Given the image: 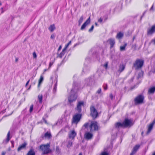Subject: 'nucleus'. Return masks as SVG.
I'll use <instances>...</instances> for the list:
<instances>
[{
    "mask_svg": "<svg viewBox=\"0 0 155 155\" xmlns=\"http://www.w3.org/2000/svg\"><path fill=\"white\" fill-rule=\"evenodd\" d=\"M64 51H63V50H62V51L60 53V54L59 55L58 57L60 58H61L64 55Z\"/></svg>",
    "mask_w": 155,
    "mask_h": 155,
    "instance_id": "cd10ccee",
    "label": "nucleus"
},
{
    "mask_svg": "<svg viewBox=\"0 0 155 155\" xmlns=\"http://www.w3.org/2000/svg\"><path fill=\"white\" fill-rule=\"evenodd\" d=\"M69 46V45L68 44H67L66 45H65V48L63 49V51H65L66 50L67 48Z\"/></svg>",
    "mask_w": 155,
    "mask_h": 155,
    "instance_id": "f704fd0d",
    "label": "nucleus"
},
{
    "mask_svg": "<svg viewBox=\"0 0 155 155\" xmlns=\"http://www.w3.org/2000/svg\"><path fill=\"white\" fill-rule=\"evenodd\" d=\"M83 104L84 102H83L80 101L78 102L77 105V109L79 113L81 112V107L83 106Z\"/></svg>",
    "mask_w": 155,
    "mask_h": 155,
    "instance_id": "9b49d317",
    "label": "nucleus"
},
{
    "mask_svg": "<svg viewBox=\"0 0 155 155\" xmlns=\"http://www.w3.org/2000/svg\"><path fill=\"white\" fill-rule=\"evenodd\" d=\"M56 86H55V87H54V91H56Z\"/></svg>",
    "mask_w": 155,
    "mask_h": 155,
    "instance_id": "8fccbe9b",
    "label": "nucleus"
},
{
    "mask_svg": "<svg viewBox=\"0 0 155 155\" xmlns=\"http://www.w3.org/2000/svg\"><path fill=\"white\" fill-rule=\"evenodd\" d=\"M100 155H108V154L106 152H104L101 153Z\"/></svg>",
    "mask_w": 155,
    "mask_h": 155,
    "instance_id": "473e14b6",
    "label": "nucleus"
},
{
    "mask_svg": "<svg viewBox=\"0 0 155 155\" xmlns=\"http://www.w3.org/2000/svg\"><path fill=\"white\" fill-rule=\"evenodd\" d=\"M43 120H44V121H45V123L46 124H47V121H46L45 120V119H43Z\"/></svg>",
    "mask_w": 155,
    "mask_h": 155,
    "instance_id": "5fc2aeb1",
    "label": "nucleus"
},
{
    "mask_svg": "<svg viewBox=\"0 0 155 155\" xmlns=\"http://www.w3.org/2000/svg\"><path fill=\"white\" fill-rule=\"evenodd\" d=\"M143 134V132H142L141 133V134Z\"/></svg>",
    "mask_w": 155,
    "mask_h": 155,
    "instance_id": "e2e57ef3",
    "label": "nucleus"
},
{
    "mask_svg": "<svg viewBox=\"0 0 155 155\" xmlns=\"http://www.w3.org/2000/svg\"><path fill=\"white\" fill-rule=\"evenodd\" d=\"M155 91V86L151 87L149 90L148 92L150 93H153Z\"/></svg>",
    "mask_w": 155,
    "mask_h": 155,
    "instance_id": "412c9836",
    "label": "nucleus"
},
{
    "mask_svg": "<svg viewBox=\"0 0 155 155\" xmlns=\"http://www.w3.org/2000/svg\"><path fill=\"white\" fill-rule=\"evenodd\" d=\"M108 66V63H106L104 65V67L106 69L107 68Z\"/></svg>",
    "mask_w": 155,
    "mask_h": 155,
    "instance_id": "79ce46f5",
    "label": "nucleus"
},
{
    "mask_svg": "<svg viewBox=\"0 0 155 155\" xmlns=\"http://www.w3.org/2000/svg\"><path fill=\"white\" fill-rule=\"evenodd\" d=\"M94 26L93 25H92L91 26V28L89 30V32L92 31H93V30L94 29Z\"/></svg>",
    "mask_w": 155,
    "mask_h": 155,
    "instance_id": "c9c22d12",
    "label": "nucleus"
},
{
    "mask_svg": "<svg viewBox=\"0 0 155 155\" xmlns=\"http://www.w3.org/2000/svg\"><path fill=\"white\" fill-rule=\"evenodd\" d=\"M82 155V154H81V153H80L79 154V155Z\"/></svg>",
    "mask_w": 155,
    "mask_h": 155,
    "instance_id": "13d9d810",
    "label": "nucleus"
},
{
    "mask_svg": "<svg viewBox=\"0 0 155 155\" xmlns=\"http://www.w3.org/2000/svg\"><path fill=\"white\" fill-rule=\"evenodd\" d=\"M132 125V122L130 120L125 119L123 123L117 122L115 124V127L117 128H124L130 126Z\"/></svg>",
    "mask_w": 155,
    "mask_h": 155,
    "instance_id": "7ed1b4c3",
    "label": "nucleus"
},
{
    "mask_svg": "<svg viewBox=\"0 0 155 155\" xmlns=\"http://www.w3.org/2000/svg\"><path fill=\"white\" fill-rule=\"evenodd\" d=\"M49 143L46 144H42L39 147L42 155H48L52 152V150L50 149Z\"/></svg>",
    "mask_w": 155,
    "mask_h": 155,
    "instance_id": "f03ea898",
    "label": "nucleus"
},
{
    "mask_svg": "<svg viewBox=\"0 0 155 155\" xmlns=\"http://www.w3.org/2000/svg\"><path fill=\"white\" fill-rule=\"evenodd\" d=\"M143 72L142 71L140 72L138 74V78H139L142 77L143 76Z\"/></svg>",
    "mask_w": 155,
    "mask_h": 155,
    "instance_id": "bb28decb",
    "label": "nucleus"
},
{
    "mask_svg": "<svg viewBox=\"0 0 155 155\" xmlns=\"http://www.w3.org/2000/svg\"><path fill=\"white\" fill-rule=\"evenodd\" d=\"M89 125V124L88 123H86L84 124V127H85V128H87L88 127Z\"/></svg>",
    "mask_w": 155,
    "mask_h": 155,
    "instance_id": "72a5a7b5",
    "label": "nucleus"
},
{
    "mask_svg": "<svg viewBox=\"0 0 155 155\" xmlns=\"http://www.w3.org/2000/svg\"><path fill=\"white\" fill-rule=\"evenodd\" d=\"M91 115L93 118H96L98 115L97 111L94 107H91Z\"/></svg>",
    "mask_w": 155,
    "mask_h": 155,
    "instance_id": "6e6552de",
    "label": "nucleus"
},
{
    "mask_svg": "<svg viewBox=\"0 0 155 155\" xmlns=\"http://www.w3.org/2000/svg\"><path fill=\"white\" fill-rule=\"evenodd\" d=\"M98 22L101 23L102 21V19L101 18H100L98 20Z\"/></svg>",
    "mask_w": 155,
    "mask_h": 155,
    "instance_id": "37998d69",
    "label": "nucleus"
},
{
    "mask_svg": "<svg viewBox=\"0 0 155 155\" xmlns=\"http://www.w3.org/2000/svg\"><path fill=\"white\" fill-rule=\"evenodd\" d=\"M42 99V95H41L40 97H39V104L41 102Z\"/></svg>",
    "mask_w": 155,
    "mask_h": 155,
    "instance_id": "e433bc0d",
    "label": "nucleus"
},
{
    "mask_svg": "<svg viewBox=\"0 0 155 155\" xmlns=\"http://www.w3.org/2000/svg\"><path fill=\"white\" fill-rule=\"evenodd\" d=\"M60 152V150L59 149V147L58 146H56V153L59 154Z\"/></svg>",
    "mask_w": 155,
    "mask_h": 155,
    "instance_id": "c756f323",
    "label": "nucleus"
},
{
    "mask_svg": "<svg viewBox=\"0 0 155 155\" xmlns=\"http://www.w3.org/2000/svg\"><path fill=\"white\" fill-rule=\"evenodd\" d=\"M38 86H39V82L38 83Z\"/></svg>",
    "mask_w": 155,
    "mask_h": 155,
    "instance_id": "680f3d73",
    "label": "nucleus"
},
{
    "mask_svg": "<svg viewBox=\"0 0 155 155\" xmlns=\"http://www.w3.org/2000/svg\"><path fill=\"white\" fill-rule=\"evenodd\" d=\"M33 58H36L37 57L36 54L35 52H34L33 53Z\"/></svg>",
    "mask_w": 155,
    "mask_h": 155,
    "instance_id": "4c0bfd02",
    "label": "nucleus"
},
{
    "mask_svg": "<svg viewBox=\"0 0 155 155\" xmlns=\"http://www.w3.org/2000/svg\"><path fill=\"white\" fill-rule=\"evenodd\" d=\"M27 145V143L26 142H24L22 144L19 146L17 149L18 151H19L22 149H25Z\"/></svg>",
    "mask_w": 155,
    "mask_h": 155,
    "instance_id": "ddd939ff",
    "label": "nucleus"
},
{
    "mask_svg": "<svg viewBox=\"0 0 155 155\" xmlns=\"http://www.w3.org/2000/svg\"><path fill=\"white\" fill-rule=\"evenodd\" d=\"M93 136V134L89 132H87L84 134L85 138L88 140L91 139Z\"/></svg>",
    "mask_w": 155,
    "mask_h": 155,
    "instance_id": "f8f14e48",
    "label": "nucleus"
},
{
    "mask_svg": "<svg viewBox=\"0 0 155 155\" xmlns=\"http://www.w3.org/2000/svg\"><path fill=\"white\" fill-rule=\"evenodd\" d=\"M144 97L142 95H140L136 97L134 99L135 104H140L143 103Z\"/></svg>",
    "mask_w": 155,
    "mask_h": 155,
    "instance_id": "0eeeda50",
    "label": "nucleus"
},
{
    "mask_svg": "<svg viewBox=\"0 0 155 155\" xmlns=\"http://www.w3.org/2000/svg\"><path fill=\"white\" fill-rule=\"evenodd\" d=\"M153 155H155V153H154L153 154Z\"/></svg>",
    "mask_w": 155,
    "mask_h": 155,
    "instance_id": "bf43d9fd",
    "label": "nucleus"
},
{
    "mask_svg": "<svg viewBox=\"0 0 155 155\" xmlns=\"http://www.w3.org/2000/svg\"><path fill=\"white\" fill-rule=\"evenodd\" d=\"M110 44V48H112L115 44L114 40V39H110L108 40Z\"/></svg>",
    "mask_w": 155,
    "mask_h": 155,
    "instance_id": "aec40b11",
    "label": "nucleus"
},
{
    "mask_svg": "<svg viewBox=\"0 0 155 155\" xmlns=\"http://www.w3.org/2000/svg\"><path fill=\"white\" fill-rule=\"evenodd\" d=\"M33 105L32 104L31 105V106L30 107V110H29V112L30 113H31L33 110Z\"/></svg>",
    "mask_w": 155,
    "mask_h": 155,
    "instance_id": "2f4dec72",
    "label": "nucleus"
},
{
    "mask_svg": "<svg viewBox=\"0 0 155 155\" xmlns=\"http://www.w3.org/2000/svg\"><path fill=\"white\" fill-rule=\"evenodd\" d=\"M143 61L142 60L137 59L134 64V66L136 69L141 68L143 66Z\"/></svg>",
    "mask_w": 155,
    "mask_h": 155,
    "instance_id": "39448f33",
    "label": "nucleus"
},
{
    "mask_svg": "<svg viewBox=\"0 0 155 155\" xmlns=\"http://www.w3.org/2000/svg\"><path fill=\"white\" fill-rule=\"evenodd\" d=\"M18 60V58H16L15 59V61L16 62H17Z\"/></svg>",
    "mask_w": 155,
    "mask_h": 155,
    "instance_id": "3c124183",
    "label": "nucleus"
},
{
    "mask_svg": "<svg viewBox=\"0 0 155 155\" xmlns=\"http://www.w3.org/2000/svg\"><path fill=\"white\" fill-rule=\"evenodd\" d=\"M55 37V35L54 34H52L51 37V39H54Z\"/></svg>",
    "mask_w": 155,
    "mask_h": 155,
    "instance_id": "ea45409f",
    "label": "nucleus"
},
{
    "mask_svg": "<svg viewBox=\"0 0 155 155\" xmlns=\"http://www.w3.org/2000/svg\"><path fill=\"white\" fill-rule=\"evenodd\" d=\"M123 36V34L121 32H119L117 34L116 37L118 39L121 38Z\"/></svg>",
    "mask_w": 155,
    "mask_h": 155,
    "instance_id": "b1692460",
    "label": "nucleus"
},
{
    "mask_svg": "<svg viewBox=\"0 0 155 155\" xmlns=\"http://www.w3.org/2000/svg\"><path fill=\"white\" fill-rule=\"evenodd\" d=\"M95 25L96 26H97L98 25L97 23L96 22L95 23Z\"/></svg>",
    "mask_w": 155,
    "mask_h": 155,
    "instance_id": "6e6d98bb",
    "label": "nucleus"
},
{
    "mask_svg": "<svg viewBox=\"0 0 155 155\" xmlns=\"http://www.w3.org/2000/svg\"><path fill=\"white\" fill-rule=\"evenodd\" d=\"M140 146L139 145H136L133 148V150L132 151V152L130 154V155H134L138 150Z\"/></svg>",
    "mask_w": 155,
    "mask_h": 155,
    "instance_id": "2eb2a0df",
    "label": "nucleus"
},
{
    "mask_svg": "<svg viewBox=\"0 0 155 155\" xmlns=\"http://www.w3.org/2000/svg\"><path fill=\"white\" fill-rule=\"evenodd\" d=\"M90 132H92L94 131H97L98 130V127L97 123L95 121H91L89 125Z\"/></svg>",
    "mask_w": 155,
    "mask_h": 155,
    "instance_id": "20e7f679",
    "label": "nucleus"
},
{
    "mask_svg": "<svg viewBox=\"0 0 155 155\" xmlns=\"http://www.w3.org/2000/svg\"><path fill=\"white\" fill-rule=\"evenodd\" d=\"M6 152L4 151H3L1 155H5Z\"/></svg>",
    "mask_w": 155,
    "mask_h": 155,
    "instance_id": "49530a36",
    "label": "nucleus"
},
{
    "mask_svg": "<svg viewBox=\"0 0 155 155\" xmlns=\"http://www.w3.org/2000/svg\"><path fill=\"white\" fill-rule=\"evenodd\" d=\"M83 20V17L82 16L80 18L79 20L78 21L79 25H80L82 23Z\"/></svg>",
    "mask_w": 155,
    "mask_h": 155,
    "instance_id": "a878e982",
    "label": "nucleus"
},
{
    "mask_svg": "<svg viewBox=\"0 0 155 155\" xmlns=\"http://www.w3.org/2000/svg\"><path fill=\"white\" fill-rule=\"evenodd\" d=\"M72 143L71 141H69L67 145V147H70L72 146Z\"/></svg>",
    "mask_w": 155,
    "mask_h": 155,
    "instance_id": "7c9ffc66",
    "label": "nucleus"
},
{
    "mask_svg": "<svg viewBox=\"0 0 155 155\" xmlns=\"http://www.w3.org/2000/svg\"><path fill=\"white\" fill-rule=\"evenodd\" d=\"M61 48V46H60V47H59L58 50H60Z\"/></svg>",
    "mask_w": 155,
    "mask_h": 155,
    "instance_id": "864d4df0",
    "label": "nucleus"
},
{
    "mask_svg": "<svg viewBox=\"0 0 155 155\" xmlns=\"http://www.w3.org/2000/svg\"><path fill=\"white\" fill-rule=\"evenodd\" d=\"M2 5V3L0 2V5Z\"/></svg>",
    "mask_w": 155,
    "mask_h": 155,
    "instance_id": "052dcab7",
    "label": "nucleus"
},
{
    "mask_svg": "<svg viewBox=\"0 0 155 155\" xmlns=\"http://www.w3.org/2000/svg\"><path fill=\"white\" fill-rule=\"evenodd\" d=\"M78 90V88L77 87H74L71 89V94L68 97V101L70 104H71L76 100L77 96L76 92Z\"/></svg>",
    "mask_w": 155,
    "mask_h": 155,
    "instance_id": "f257e3e1",
    "label": "nucleus"
},
{
    "mask_svg": "<svg viewBox=\"0 0 155 155\" xmlns=\"http://www.w3.org/2000/svg\"><path fill=\"white\" fill-rule=\"evenodd\" d=\"M153 5H152V7H151V8H150V10H151V9H152L153 8Z\"/></svg>",
    "mask_w": 155,
    "mask_h": 155,
    "instance_id": "4d7b16f0",
    "label": "nucleus"
},
{
    "mask_svg": "<svg viewBox=\"0 0 155 155\" xmlns=\"http://www.w3.org/2000/svg\"><path fill=\"white\" fill-rule=\"evenodd\" d=\"M107 84H105V85L104 86V89L105 90H106L107 89Z\"/></svg>",
    "mask_w": 155,
    "mask_h": 155,
    "instance_id": "a19ab883",
    "label": "nucleus"
},
{
    "mask_svg": "<svg viewBox=\"0 0 155 155\" xmlns=\"http://www.w3.org/2000/svg\"><path fill=\"white\" fill-rule=\"evenodd\" d=\"M109 97L111 99H113V96L112 94H110Z\"/></svg>",
    "mask_w": 155,
    "mask_h": 155,
    "instance_id": "58836bf2",
    "label": "nucleus"
},
{
    "mask_svg": "<svg viewBox=\"0 0 155 155\" xmlns=\"http://www.w3.org/2000/svg\"><path fill=\"white\" fill-rule=\"evenodd\" d=\"M71 41H70L68 43V44L69 45H70L71 44Z\"/></svg>",
    "mask_w": 155,
    "mask_h": 155,
    "instance_id": "603ef678",
    "label": "nucleus"
},
{
    "mask_svg": "<svg viewBox=\"0 0 155 155\" xmlns=\"http://www.w3.org/2000/svg\"><path fill=\"white\" fill-rule=\"evenodd\" d=\"M53 63L52 62H50L49 63V68H50L51 66L53 65Z\"/></svg>",
    "mask_w": 155,
    "mask_h": 155,
    "instance_id": "c03bdc74",
    "label": "nucleus"
},
{
    "mask_svg": "<svg viewBox=\"0 0 155 155\" xmlns=\"http://www.w3.org/2000/svg\"><path fill=\"white\" fill-rule=\"evenodd\" d=\"M90 22V17L83 24L81 27V29L83 30L84 29L86 26L89 24Z\"/></svg>",
    "mask_w": 155,
    "mask_h": 155,
    "instance_id": "9d476101",
    "label": "nucleus"
},
{
    "mask_svg": "<svg viewBox=\"0 0 155 155\" xmlns=\"http://www.w3.org/2000/svg\"><path fill=\"white\" fill-rule=\"evenodd\" d=\"M155 32V25L153 26L151 28L148 30L147 31V34L148 35H152Z\"/></svg>",
    "mask_w": 155,
    "mask_h": 155,
    "instance_id": "dca6fc26",
    "label": "nucleus"
},
{
    "mask_svg": "<svg viewBox=\"0 0 155 155\" xmlns=\"http://www.w3.org/2000/svg\"><path fill=\"white\" fill-rule=\"evenodd\" d=\"M125 65L123 64H120L119 67V69L118 71L120 73L122 72L125 68Z\"/></svg>",
    "mask_w": 155,
    "mask_h": 155,
    "instance_id": "6ab92c4d",
    "label": "nucleus"
},
{
    "mask_svg": "<svg viewBox=\"0 0 155 155\" xmlns=\"http://www.w3.org/2000/svg\"><path fill=\"white\" fill-rule=\"evenodd\" d=\"M155 124V120H154L153 122L150 123L148 126L147 131V134H148L150 133L151 130H152L153 127Z\"/></svg>",
    "mask_w": 155,
    "mask_h": 155,
    "instance_id": "1a4fd4ad",
    "label": "nucleus"
},
{
    "mask_svg": "<svg viewBox=\"0 0 155 155\" xmlns=\"http://www.w3.org/2000/svg\"><path fill=\"white\" fill-rule=\"evenodd\" d=\"M29 81H30V80H29L27 82V83H26V84H25V86H26L28 84L29 82Z\"/></svg>",
    "mask_w": 155,
    "mask_h": 155,
    "instance_id": "de8ad7c7",
    "label": "nucleus"
},
{
    "mask_svg": "<svg viewBox=\"0 0 155 155\" xmlns=\"http://www.w3.org/2000/svg\"><path fill=\"white\" fill-rule=\"evenodd\" d=\"M26 155H35L34 149L32 148L31 149L28 151Z\"/></svg>",
    "mask_w": 155,
    "mask_h": 155,
    "instance_id": "a211bd4d",
    "label": "nucleus"
},
{
    "mask_svg": "<svg viewBox=\"0 0 155 155\" xmlns=\"http://www.w3.org/2000/svg\"><path fill=\"white\" fill-rule=\"evenodd\" d=\"M44 80V77L43 76L41 75L39 79V86Z\"/></svg>",
    "mask_w": 155,
    "mask_h": 155,
    "instance_id": "c85d7f7f",
    "label": "nucleus"
},
{
    "mask_svg": "<svg viewBox=\"0 0 155 155\" xmlns=\"http://www.w3.org/2000/svg\"><path fill=\"white\" fill-rule=\"evenodd\" d=\"M127 46V44H125L123 46H121L120 48V51H124L125 50V48Z\"/></svg>",
    "mask_w": 155,
    "mask_h": 155,
    "instance_id": "393cba45",
    "label": "nucleus"
},
{
    "mask_svg": "<svg viewBox=\"0 0 155 155\" xmlns=\"http://www.w3.org/2000/svg\"><path fill=\"white\" fill-rule=\"evenodd\" d=\"M101 92V89L100 88L98 90V91H97V93L98 94H100Z\"/></svg>",
    "mask_w": 155,
    "mask_h": 155,
    "instance_id": "a18cd8bd",
    "label": "nucleus"
},
{
    "mask_svg": "<svg viewBox=\"0 0 155 155\" xmlns=\"http://www.w3.org/2000/svg\"><path fill=\"white\" fill-rule=\"evenodd\" d=\"M44 137L48 139H50L51 138L52 135L50 132H47L45 134Z\"/></svg>",
    "mask_w": 155,
    "mask_h": 155,
    "instance_id": "f3484780",
    "label": "nucleus"
},
{
    "mask_svg": "<svg viewBox=\"0 0 155 155\" xmlns=\"http://www.w3.org/2000/svg\"><path fill=\"white\" fill-rule=\"evenodd\" d=\"M151 42L153 43L154 44H155V39H153L151 41Z\"/></svg>",
    "mask_w": 155,
    "mask_h": 155,
    "instance_id": "09e8293b",
    "label": "nucleus"
},
{
    "mask_svg": "<svg viewBox=\"0 0 155 155\" xmlns=\"http://www.w3.org/2000/svg\"><path fill=\"white\" fill-rule=\"evenodd\" d=\"M76 133L74 130H72L71 131L69 134V137L70 138L74 139L76 135Z\"/></svg>",
    "mask_w": 155,
    "mask_h": 155,
    "instance_id": "4468645a",
    "label": "nucleus"
},
{
    "mask_svg": "<svg viewBox=\"0 0 155 155\" xmlns=\"http://www.w3.org/2000/svg\"><path fill=\"white\" fill-rule=\"evenodd\" d=\"M81 117V115L80 114H77L73 117L72 123L77 124L80 121Z\"/></svg>",
    "mask_w": 155,
    "mask_h": 155,
    "instance_id": "423d86ee",
    "label": "nucleus"
},
{
    "mask_svg": "<svg viewBox=\"0 0 155 155\" xmlns=\"http://www.w3.org/2000/svg\"><path fill=\"white\" fill-rule=\"evenodd\" d=\"M11 137H10V131H9L7 135V138L6 139V142L7 143L9 142Z\"/></svg>",
    "mask_w": 155,
    "mask_h": 155,
    "instance_id": "5701e85b",
    "label": "nucleus"
},
{
    "mask_svg": "<svg viewBox=\"0 0 155 155\" xmlns=\"http://www.w3.org/2000/svg\"><path fill=\"white\" fill-rule=\"evenodd\" d=\"M55 28L54 25L53 24L50 25L48 29L51 32H52L55 29Z\"/></svg>",
    "mask_w": 155,
    "mask_h": 155,
    "instance_id": "4be33fe9",
    "label": "nucleus"
}]
</instances>
